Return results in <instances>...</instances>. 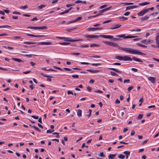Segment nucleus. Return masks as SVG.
Instances as JSON below:
<instances>
[{
	"label": "nucleus",
	"instance_id": "obj_3",
	"mask_svg": "<svg viewBox=\"0 0 159 159\" xmlns=\"http://www.w3.org/2000/svg\"><path fill=\"white\" fill-rule=\"evenodd\" d=\"M103 29V27H92L89 28L86 30L89 31H93L97 30H101Z\"/></svg>",
	"mask_w": 159,
	"mask_h": 159
},
{
	"label": "nucleus",
	"instance_id": "obj_2",
	"mask_svg": "<svg viewBox=\"0 0 159 159\" xmlns=\"http://www.w3.org/2000/svg\"><path fill=\"white\" fill-rule=\"evenodd\" d=\"M116 37H117L123 38V39H125L128 38H133L137 37V36H125L124 34H122L117 35L116 36Z\"/></svg>",
	"mask_w": 159,
	"mask_h": 159
},
{
	"label": "nucleus",
	"instance_id": "obj_27",
	"mask_svg": "<svg viewBox=\"0 0 159 159\" xmlns=\"http://www.w3.org/2000/svg\"><path fill=\"white\" fill-rule=\"evenodd\" d=\"M47 27L46 26H40V27H38L37 29H47Z\"/></svg>",
	"mask_w": 159,
	"mask_h": 159
},
{
	"label": "nucleus",
	"instance_id": "obj_32",
	"mask_svg": "<svg viewBox=\"0 0 159 159\" xmlns=\"http://www.w3.org/2000/svg\"><path fill=\"white\" fill-rule=\"evenodd\" d=\"M13 60L15 61L18 62H22V61L20 59H18L16 58H14L13 59Z\"/></svg>",
	"mask_w": 159,
	"mask_h": 159
},
{
	"label": "nucleus",
	"instance_id": "obj_16",
	"mask_svg": "<svg viewBox=\"0 0 159 159\" xmlns=\"http://www.w3.org/2000/svg\"><path fill=\"white\" fill-rule=\"evenodd\" d=\"M132 59L136 61L141 62H143V61H141L140 59H139L138 58H136L135 57H133L132 58Z\"/></svg>",
	"mask_w": 159,
	"mask_h": 159
},
{
	"label": "nucleus",
	"instance_id": "obj_11",
	"mask_svg": "<svg viewBox=\"0 0 159 159\" xmlns=\"http://www.w3.org/2000/svg\"><path fill=\"white\" fill-rule=\"evenodd\" d=\"M138 7V6H129L127 7H126V10H130V9H132L134 8H137Z\"/></svg>",
	"mask_w": 159,
	"mask_h": 159
},
{
	"label": "nucleus",
	"instance_id": "obj_7",
	"mask_svg": "<svg viewBox=\"0 0 159 159\" xmlns=\"http://www.w3.org/2000/svg\"><path fill=\"white\" fill-rule=\"evenodd\" d=\"M99 36L105 39H112L113 38V36L110 35H101Z\"/></svg>",
	"mask_w": 159,
	"mask_h": 159
},
{
	"label": "nucleus",
	"instance_id": "obj_63",
	"mask_svg": "<svg viewBox=\"0 0 159 159\" xmlns=\"http://www.w3.org/2000/svg\"><path fill=\"white\" fill-rule=\"evenodd\" d=\"M130 13L128 11V12H127L125 13L124 14V15L125 16H128L129 15Z\"/></svg>",
	"mask_w": 159,
	"mask_h": 159
},
{
	"label": "nucleus",
	"instance_id": "obj_17",
	"mask_svg": "<svg viewBox=\"0 0 159 159\" xmlns=\"http://www.w3.org/2000/svg\"><path fill=\"white\" fill-rule=\"evenodd\" d=\"M121 26V25L116 24L115 25V26L111 27L110 28L111 30H113L120 27Z\"/></svg>",
	"mask_w": 159,
	"mask_h": 159
},
{
	"label": "nucleus",
	"instance_id": "obj_20",
	"mask_svg": "<svg viewBox=\"0 0 159 159\" xmlns=\"http://www.w3.org/2000/svg\"><path fill=\"white\" fill-rule=\"evenodd\" d=\"M123 56H116V58L118 60L120 61H123Z\"/></svg>",
	"mask_w": 159,
	"mask_h": 159
},
{
	"label": "nucleus",
	"instance_id": "obj_60",
	"mask_svg": "<svg viewBox=\"0 0 159 159\" xmlns=\"http://www.w3.org/2000/svg\"><path fill=\"white\" fill-rule=\"evenodd\" d=\"M111 20H106V21H104L103 22H102V24H105L106 23H109V22H111Z\"/></svg>",
	"mask_w": 159,
	"mask_h": 159
},
{
	"label": "nucleus",
	"instance_id": "obj_46",
	"mask_svg": "<svg viewBox=\"0 0 159 159\" xmlns=\"http://www.w3.org/2000/svg\"><path fill=\"white\" fill-rule=\"evenodd\" d=\"M110 73L111 75L112 76L118 75L117 74H116L115 72L113 71H111Z\"/></svg>",
	"mask_w": 159,
	"mask_h": 159
},
{
	"label": "nucleus",
	"instance_id": "obj_42",
	"mask_svg": "<svg viewBox=\"0 0 159 159\" xmlns=\"http://www.w3.org/2000/svg\"><path fill=\"white\" fill-rule=\"evenodd\" d=\"M90 46L91 47H98L99 46V45L96 44H91L90 45Z\"/></svg>",
	"mask_w": 159,
	"mask_h": 159
},
{
	"label": "nucleus",
	"instance_id": "obj_35",
	"mask_svg": "<svg viewBox=\"0 0 159 159\" xmlns=\"http://www.w3.org/2000/svg\"><path fill=\"white\" fill-rule=\"evenodd\" d=\"M77 28V27L73 28L71 29H69L67 30V31L69 32H70L73 30H75Z\"/></svg>",
	"mask_w": 159,
	"mask_h": 159
},
{
	"label": "nucleus",
	"instance_id": "obj_31",
	"mask_svg": "<svg viewBox=\"0 0 159 159\" xmlns=\"http://www.w3.org/2000/svg\"><path fill=\"white\" fill-rule=\"evenodd\" d=\"M24 56H25V57H31L32 56H36L37 55H34V54H29V55L25 54V55H24Z\"/></svg>",
	"mask_w": 159,
	"mask_h": 159
},
{
	"label": "nucleus",
	"instance_id": "obj_15",
	"mask_svg": "<svg viewBox=\"0 0 159 159\" xmlns=\"http://www.w3.org/2000/svg\"><path fill=\"white\" fill-rule=\"evenodd\" d=\"M63 39L65 41H69L73 42L72 41L73 39H71V38L63 37Z\"/></svg>",
	"mask_w": 159,
	"mask_h": 159
},
{
	"label": "nucleus",
	"instance_id": "obj_10",
	"mask_svg": "<svg viewBox=\"0 0 159 159\" xmlns=\"http://www.w3.org/2000/svg\"><path fill=\"white\" fill-rule=\"evenodd\" d=\"M148 79L152 83L154 84L156 83V78L154 77H149L148 78Z\"/></svg>",
	"mask_w": 159,
	"mask_h": 159
},
{
	"label": "nucleus",
	"instance_id": "obj_49",
	"mask_svg": "<svg viewBox=\"0 0 159 159\" xmlns=\"http://www.w3.org/2000/svg\"><path fill=\"white\" fill-rule=\"evenodd\" d=\"M70 54L73 55H79L80 54V53L79 52L76 53H72Z\"/></svg>",
	"mask_w": 159,
	"mask_h": 159
},
{
	"label": "nucleus",
	"instance_id": "obj_55",
	"mask_svg": "<svg viewBox=\"0 0 159 159\" xmlns=\"http://www.w3.org/2000/svg\"><path fill=\"white\" fill-rule=\"evenodd\" d=\"M94 92L95 93H103V92L100 90H95L94 91Z\"/></svg>",
	"mask_w": 159,
	"mask_h": 159
},
{
	"label": "nucleus",
	"instance_id": "obj_58",
	"mask_svg": "<svg viewBox=\"0 0 159 159\" xmlns=\"http://www.w3.org/2000/svg\"><path fill=\"white\" fill-rule=\"evenodd\" d=\"M31 117L35 119H37L39 118V117L38 116L32 115L31 116Z\"/></svg>",
	"mask_w": 159,
	"mask_h": 159
},
{
	"label": "nucleus",
	"instance_id": "obj_53",
	"mask_svg": "<svg viewBox=\"0 0 159 159\" xmlns=\"http://www.w3.org/2000/svg\"><path fill=\"white\" fill-rule=\"evenodd\" d=\"M46 36L45 35H36V37H45Z\"/></svg>",
	"mask_w": 159,
	"mask_h": 159
},
{
	"label": "nucleus",
	"instance_id": "obj_59",
	"mask_svg": "<svg viewBox=\"0 0 159 159\" xmlns=\"http://www.w3.org/2000/svg\"><path fill=\"white\" fill-rule=\"evenodd\" d=\"M91 57L94 58H101V57L98 56H91Z\"/></svg>",
	"mask_w": 159,
	"mask_h": 159
},
{
	"label": "nucleus",
	"instance_id": "obj_30",
	"mask_svg": "<svg viewBox=\"0 0 159 159\" xmlns=\"http://www.w3.org/2000/svg\"><path fill=\"white\" fill-rule=\"evenodd\" d=\"M121 4H124L125 5H133L134 4L133 3H126V2H123L121 3Z\"/></svg>",
	"mask_w": 159,
	"mask_h": 159
},
{
	"label": "nucleus",
	"instance_id": "obj_40",
	"mask_svg": "<svg viewBox=\"0 0 159 159\" xmlns=\"http://www.w3.org/2000/svg\"><path fill=\"white\" fill-rule=\"evenodd\" d=\"M33 127L34 128L36 131L39 132H40V130H39V129L38 127H36L35 125H33Z\"/></svg>",
	"mask_w": 159,
	"mask_h": 159
},
{
	"label": "nucleus",
	"instance_id": "obj_33",
	"mask_svg": "<svg viewBox=\"0 0 159 159\" xmlns=\"http://www.w3.org/2000/svg\"><path fill=\"white\" fill-rule=\"evenodd\" d=\"M141 30L140 29L131 30V31L132 32H140Z\"/></svg>",
	"mask_w": 159,
	"mask_h": 159
},
{
	"label": "nucleus",
	"instance_id": "obj_21",
	"mask_svg": "<svg viewBox=\"0 0 159 159\" xmlns=\"http://www.w3.org/2000/svg\"><path fill=\"white\" fill-rule=\"evenodd\" d=\"M109 69L110 70H112L114 71H115L117 73H122L121 71L118 70H117L115 68H109Z\"/></svg>",
	"mask_w": 159,
	"mask_h": 159
},
{
	"label": "nucleus",
	"instance_id": "obj_61",
	"mask_svg": "<svg viewBox=\"0 0 159 159\" xmlns=\"http://www.w3.org/2000/svg\"><path fill=\"white\" fill-rule=\"evenodd\" d=\"M80 63L82 65H89L90 64L89 63L85 62H80Z\"/></svg>",
	"mask_w": 159,
	"mask_h": 159
},
{
	"label": "nucleus",
	"instance_id": "obj_43",
	"mask_svg": "<svg viewBox=\"0 0 159 159\" xmlns=\"http://www.w3.org/2000/svg\"><path fill=\"white\" fill-rule=\"evenodd\" d=\"M89 46V45H81L79 46L80 47V48H87Z\"/></svg>",
	"mask_w": 159,
	"mask_h": 159
},
{
	"label": "nucleus",
	"instance_id": "obj_9",
	"mask_svg": "<svg viewBox=\"0 0 159 159\" xmlns=\"http://www.w3.org/2000/svg\"><path fill=\"white\" fill-rule=\"evenodd\" d=\"M132 58L128 56H123V61H132Z\"/></svg>",
	"mask_w": 159,
	"mask_h": 159
},
{
	"label": "nucleus",
	"instance_id": "obj_29",
	"mask_svg": "<svg viewBox=\"0 0 159 159\" xmlns=\"http://www.w3.org/2000/svg\"><path fill=\"white\" fill-rule=\"evenodd\" d=\"M27 28L36 30V29H37L38 27H37V26H30V27H28Z\"/></svg>",
	"mask_w": 159,
	"mask_h": 159
},
{
	"label": "nucleus",
	"instance_id": "obj_48",
	"mask_svg": "<svg viewBox=\"0 0 159 159\" xmlns=\"http://www.w3.org/2000/svg\"><path fill=\"white\" fill-rule=\"evenodd\" d=\"M72 77L73 78H78L79 77V75H73Z\"/></svg>",
	"mask_w": 159,
	"mask_h": 159
},
{
	"label": "nucleus",
	"instance_id": "obj_26",
	"mask_svg": "<svg viewBox=\"0 0 159 159\" xmlns=\"http://www.w3.org/2000/svg\"><path fill=\"white\" fill-rule=\"evenodd\" d=\"M46 5H41L40 6H38V8L39 9H41L43 8H44L46 7Z\"/></svg>",
	"mask_w": 159,
	"mask_h": 159
},
{
	"label": "nucleus",
	"instance_id": "obj_64",
	"mask_svg": "<svg viewBox=\"0 0 159 159\" xmlns=\"http://www.w3.org/2000/svg\"><path fill=\"white\" fill-rule=\"evenodd\" d=\"M8 34H6V33H2V34H0V36H8Z\"/></svg>",
	"mask_w": 159,
	"mask_h": 159
},
{
	"label": "nucleus",
	"instance_id": "obj_5",
	"mask_svg": "<svg viewBox=\"0 0 159 159\" xmlns=\"http://www.w3.org/2000/svg\"><path fill=\"white\" fill-rule=\"evenodd\" d=\"M147 41V39H144L143 40H142L141 42L142 43H144L145 44H148L149 43H152L153 42V41L152 40H151L150 39H148V40H147V43H145V41Z\"/></svg>",
	"mask_w": 159,
	"mask_h": 159
},
{
	"label": "nucleus",
	"instance_id": "obj_24",
	"mask_svg": "<svg viewBox=\"0 0 159 159\" xmlns=\"http://www.w3.org/2000/svg\"><path fill=\"white\" fill-rule=\"evenodd\" d=\"M136 44L139 46H140L141 47H143V48H147V46H146L145 45L139 43H136Z\"/></svg>",
	"mask_w": 159,
	"mask_h": 159
},
{
	"label": "nucleus",
	"instance_id": "obj_18",
	"mask_svg": "<svg viewBox=\"0 0 159 159\" xmlns=\"http://www.w3.org/2000/svg\"><path fill=\"white\" fill-rule=\"evenodd\" d=\"M77 115L79 117H80L82 116V111L80 109L78 110L77 112Z\"/></svg>",
	"mask_w": 159,
	"mask_h": 159
},
{
	"label": "nucleus",
	"instance_id": "obj_41",
	"mask_svg": "<svg viewBox=\"0 0 159 159\" xmlns=\"http://www.w3.org/2000/svg\"><path fill=\"white\" fill-rule=\"evenodd\" d=\"M25 44H35L36 43H34V42H25L24 43Z\"/></svg>",
	"mask_w": 159,
	"mask_h": 159
},
{
	"label": "nucleus",
	"instance_id": "obj_23",
	"mask_svg": "<svg viewBox=\"0 0 159 159\" xmlns=\"http://www.w3.org/2000/svg\"><path fill=\"white\" fill-rule=\"evenodd\" d=\"M118 157L120 159H124L125 158V156L123 154H120L118 156Z\"/></svg>",
	"mask_w": 159,
	"mask_h": 159
},
{
	"label": "nucleus",
	"instance_id": "obj_50",
	"mask_svg": "<svg viewBox=\"0 0 159 159\" xmlns=\"http://www.w3.org/2000/svg\"><path fill=\"white\" fill-rule=\"evenodd\" d=\"M26 35L27 36H31L33 37H36V35H34L33 34H26Z\"/></svg>",
	"mask_w": 159,
	"mask_h": 159
},
{
	"label": "nucleus",
	"instance_id": "obj_34",
	"mask_svg": "<svg viewBox=\"0 0 159 159\" xmlns=\"http://www.w3.org/2000/svg\"><path fill=\"white\" fill-rule=\"evenodd\" d=\"M98 156L100 157H105V155L103 153V152H100L99 154H98Z\"/></svg>",
	"mask_w": 159,
	"mask_h": 159
},
{
	"label": "nucleus",
	"instance_id": "obj_47",
	"mask_svg": "<svg viewBox=\"0 0 159 159\" xmlns=\"http://www.w3.org/2000/svg\"><path fill=\"white\" fill-rule=\"evenodd\" d=\"M85 37L87 38H93V35H85Z\"/></svg>",
	"mask_w": 159,
	"mask_h": 159
},
{
	"label": "nucleus",
	"instance_id": "obj_52",
	"mask_svg": "<svg viewBox=\"0 0 159 159\" xmlns=\"http://www.w3.org/2000/svg\"><path fill=\"white\" fill-rule=\"evenodd\" d=\"M134 88L133 86H131L129 87L128 89V91H130L132 89Z\"/></svg>",
	"mask_w": 159,
	"mask_h": 159
},
{
	"label": "nucleus",
	"instance_id": "obj_45",
	"mask_svg": "<svg viewBox=\"0 0 159 159\" xmlns=\"http://www.w3.org/2000/svg\"><path fill=\"white\" fill-rule=\"evenodd\" d=\"M92 65L93 66H97L101 65V64H100L99 63H92Z\"/></svg>",
	"mask_w": 159,
	"mask_h": 159
},
{
	"label": "nucleus",
	"instance_id": "obj_8",
	"mask_svg": "<svg viewBox=\"0 0 159 159\" xmlns=\"http://www.w3.org/2000/svg\"><path fill=\"white\" fill-rule=\"evenodd\" d=\"M37 44L49 45L52 44V43L47 42H39L37 43Z\"/></svg>",
	"mask_w": 159,
	"mask_h": 159
},
{
	"label": "nucleus",
	"instance_id": "obj_6",
	"mask_svg": "<svg viewBox=\"0 0 159 159\" xmlns=\"http://www.w3.org/2000/svg\"><path fill=\"white\" fill-rule=\"evenodd\" d=\"M156 44L157 47L159 48V33H157L155 37Z\"/></svg>",
	"mask_w": 159,
	"mask_h": 159
},
{
	"label": "nucleus",
	"instance_id": "obj_4",
	"mask_svg": "<svg viewBox=\"0 0 159 159\" xmlns=\"http://www.w3.org/2000/svg\"><path fill=\"white\" fill-rule=\"evenodd\" d=\"M148 11V10L144 9L138 13L137 15L139 16H141L144 15Z\"/></svg>",
	"mask_w": 159,
	"mask_h": 159
},
{
	"label": "nucleus",
	"instance_id": "obj_1",
	"mask_svg": "<svg viewBox=\"0 0 159 159\" xmlns=\"http://www.w3.org/2000/svg\"><path fill=\"white\" fill-rule=\"evenodd\" d=\"M110 46L114 47H117L119 49L125 51L131 54H137L143 56H145L146 55L145 54L139 51L138 50L130 48H121L120 47V46L118 44L114 43L112 42H111Z\"/></svg>",
	"mask_w": 159,
	"mask_h": 159
},
{
	"label": "nucleus",
	"instance_id": "obj_38",
	"mask_svg": "<svg viewBox=\"0 0 159 159\" xmlns=\"http://www.w3.org/2000/svg\"><path fill=\"white\" fill-rule=\"evenodd\" d=\"M111 42H109L108 41H103V43L107 45H109L110 46Z\"/></svg>",
	"mask_w": 159,
	"mask_h": 159
},
{
	"label": "nucleus",
	"instance_id": "obj_13",
	"mask_svg": "<svg viewBox=\"0 0 159 159\" xmlns=\"http://www.w3.org/2000/svg\"><path fill=\"white\" fill-rule=\"evenodd\" d=\"M87 71H89L92 73H97L98 72H100L101 71V70H92L88 69L87 70Z\"/></svg>",
	"mask_w": 159,
	"mask_h": 159
},
{
	"label": "nucleus",
	"instance_id": "obj_39",
	"mask_svg": "<svg viewBox=\"0 0 159 159\" xmlns=\"http://www.w3.org/2000/svg\"><path fill=\"white\" fill-rule=\"evenodd\" d=\"M21 38L20 36H14L12 37V39L14 40L19 39Z\"/></svg>",
	"mask_w": 159,
	"mask_h": 159
},
{
	"label": "nucleus",
	"instance_id": "obj_57",
	"mask_svg": "<svg viewBox=\"0 0 159 159\" xmlns=\"http://www.w3.org/2000/svg\"><path fill=\"white\" fill-rule=\"evenodd\" d=\"M143 117V115L142 114H141L139 115L138 116V119H141Z\"/></svg>",
	"mask_w": 159,
	"mask_h": 159
},
{
	"label": "nucleus",
	"instance_id": "obj_14",
	"mask_svg": "<svg viewBox=\"0 0 159 159\" xmlns=\"http://www.w3.org/2000/svg\"><path fill=\"white\" fill-rule=\"evenodd\" d=\"M117 154H109L108 156V158L109 159H114L116 156Z\"/></svg>",
	"mask_w": 159,
	"mask_h": 159
},
{
	"label": "nucleus",
	"instance_id": "obj_51",
	"mask_svg": "<svg viewBox=\"0 0 159 159\" xmlns=\"http://www.w3.org/2000/svg\"><path fill=\"white\" fill-rule=\"evenodd\" d=\"M74 22H75L74 21V20H73L69 21H68V22H66V24H70V23H74Z\"/></svg>",
	"mask_w": 159,
	"mask_h": 159
},
{
	"label": "nucleus",
	"instance_id": "obj_22",
	"mask_svg": "<svg viewBox=\"0 0 159 159\" xmlns=\"http://www.w3.org/2000/svg\"><path fill=\"white\" fill-rule=\"evenodd\" d=\"M59 44L61 45H69L70 44V43L67 42H64L59 43Z\"/></svg>",
	"mask_w": 159,
	"mask_h": 159
},
{
	"label": "nucleus",
	"instance_id": "obj_36",
	"mask_svg": "<svg viewBox=\"0 0 159 159\" xmlns=\"http://www.w3.org/2000/svg\"><path fill=\"white\" fill-rule=\"evenodd\" d=\"M119 18L124 20H126L128 19L127 17H125L124 16L119 17Z\"/></svg>",
	"mask_w": 159,
	"mask_h": 159
},
{
	"label": "nucleus",
	"instance_id": "obj_56",
	"mask_svg": "<svg viewBox=\"0 0 159 159\" xmlns=\"http://www.w3.org/2000/svg\"><path fill=\"white\" fill-rule=\"evenodd\" d=\"M111 8V7H108V8H105L103 9V11L104 12L107 11H108Z\"/></svg>",
	"mask_w": 159,
	"mask_h": 159
},
{
	"label": "nucleus",
	"instance_id": "obj_12",
	"mask_svg": "<svg viewBox=\"0 0 159 159\" xmlns=\"http://www.w3.org/2000/svg\"><path fill=\"white\" fill-rule=\"evenodd\" d=\"M123 153L126 155V159H128V157L130 156V152L129 151H125L123 152Z\"/></svg>",
	"mask_w": 159,
	"mask_h": 159
},
{
	"label": "nucleus",
	"instance_id": "obj_62",
	"mask_svg": "<svg viewBox=\"0 0 159 159\" xmlns=\"http://www.w3.org/2000/svg\"><path fill=\"white\" fill-rule=\"evenodd\" d=\"M130 82V80L129 79H127V80H125L124 81V83H129Z\"/></svg>",
	"mask_w": 159,
	"mask_h": 159
},
{
	"label": "nucleus",
	"instance_id": "obj_54",
	"mask_svg": "<svg viewBox=\"0 0 159 159\" xmlns=\"http://www.w3.org/2000/svg\"><path fill=\"white\" fill-rule=\"evenodd\" d=\"M107 6V5H102L101 6H100L99 7L100 9H102V8H105Z\"/></svg>",
	"mask_w": 159,
	"mask_h": 159
},
{
	"label": "nucleus",
	"instance_id": "obj_19",
	"mask_svg": "<svg viewBox=\"0 0 159 159\" xmlns=\"http://www.w3.org/2000/svg\"><path fill=\"white\" fill-rule=\"evenodd\" d=\"M149 3V2H144L142 3H140L139 4V6H144L148 5Z\"/></svg>",
	"mask_w": 159,
	"mask_h": 159
},
{
	"label": "nucleus",
	"instance_id": "obj_25",
	"mask_svg": "<svg viewBox=\"0 0 159 159\" xmlns=\"http://www.w3.org/2000/svg\"><path fill=\"white\" fill-rule=\"evenodd\" d=\"M149 17V16L146 15L141 18L143 20H145L148 19Z\"/></svg>",
	"mask_w": 159,
	"mask_h": 159
},
{
	"label": "nucleus",
	"instance_id": "obj_44",
	"mask_svg": "<svg viewBox=\"0 0 159 159\" xmlns=\"http://www.w3.org/2000/svg\"><path fill=\"white\" fill-rule=\"evenodd\" d=\"M83 39H73L72 40V42H76V41H83Z\"/></svg>",
	"mask_w": 159,
	"mask_h": 159
},
{
	"label": "nucleus",
	"instance_id": "obj_37",
	"mask_svg": "<svg viewBox=\"0 0 159 159\" xmlns=\"http://www.w3.org/2000/svg\"><path fill=\"white\" fill-rule=\"evenodd\" d=\"M28 7L27 5H25L24 6H20L19 7V8L20 9H25L28 8Z\"/></svg>",
	"mask_w": 159,
	"mask_h": 159
},
{
	"label": "nucleus",
	"instance_id": "obj_28",
	"mask_svg": "<svg viewBox=\"0 0 159 159\" xmlns=\"http://www.w3.org/2000/svg\"><path fill=\"white\" fill-rule=\"evenodd\" d=\"M82 17L81 16H79L78 17H77L74 20V21L75 22L78 21H79L81 19H82Z\"/></svg>",
	"mask_w": 159,
	"mask_h": 159
}]
</instances>
